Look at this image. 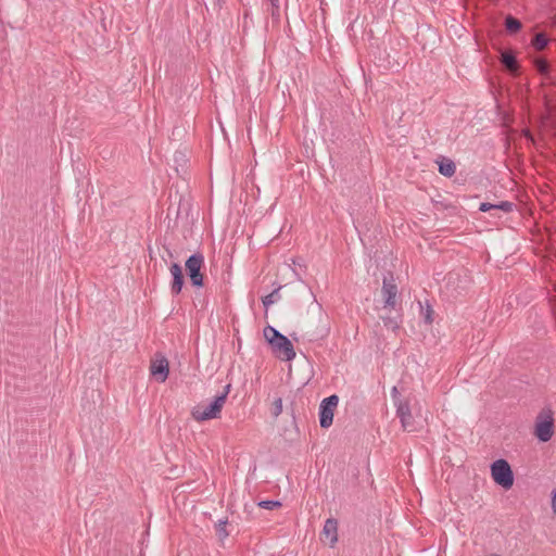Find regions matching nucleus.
I'll return each mask as SVG.
<instances>
[{
  "mask_svg": "<svg viewBox=\"0 0 556 556\" xmlns=\"http://www.w3.org/2000/svg\"><path fill=\"white\" fill-rule=\"evenodd\" d=\"M265 340L270 345L273 353L280 359L290 362L295 357V351L291 340L280 333L273 326L263 329Z\"/></svg>",
  "mask_w": 556,
  "mask_h": 556,
  "instance_id": "obj_1",
  "label": "nucleus"
},
{
  "mask_svg": "<svg viewBox=\"0 0 556 556\" xmlns=\"http://www.w3.org/2000/svg\"><path fill=\"white\" fill-rule=\"evenodd\" d=\"M231 384L228 383L224 387L220 394L216 395L208 405H197L191 410V416L197 421H204L217 418L226 403L227 396L230 392Z\"/></svg>",
  "mask_w": 556,
  "mask_h": 556,
  "instance_id": "obj_2",
  "label": "nucleus"
},
{
  "mask_svg": "<svg viewBox=\"0 0 556 556\" xmlns=\"http://www.w3.org/2000/svg\"><path fill=\"white\" fill-rule=\"evenodd\" d=\"M554 434V413L551 407H544L535 418L534 435L541 442H548Z\"/></svg>",
  "mask_w": 556,
  "mask_h": 556,
  "instance_id": "obj_3",
  "label": "nucleus"
},
{
  "mask_svg": "<svg viewBox=\"0 0 556 556\" xmlns=\"http://www.w3.org/2000/svg\"><path fill=\"white\" fill-rule=\"evenodd\" d=\"M491 476L494 482L505 490L514 484V472L506 459H497L491 465Z\"/></svg>",
  "mask_w": 556,
  "mask_h": 556,
  "instance_id": "obj_4",
  "label": "nucleus"
},
{
  "mask_svg": "<svg viewBox=\"0 0 556 556\" xmlns=\"http://www.w3.org/2000/svg\"><path fill=\"white\" fill-rule=\"evenodd\" d=\"M203 266L204 256L200 252L190 255L185 263L187 275L190 278L191 285L195 288H201L204 286V277L201 273Z\"/></svg>",
  "mask_w": 556,
  "mask_h": 556,
  "instance_id": "obj_5",
  "label": "nucleus"
},
{
  "mask_svg": "<svg viewBox=\"0 0 556 556\" xmlns=\"http://www.w3.org/2000/svg\"><path fill=\"white\" fill-rule=\"evenodd\" d=\"M339 403V396L332 394L324 399L319 405V425L321 428H329L333 421V412Z\"/></svg>",
  "mask_w": 556,
  "mask_h": 556,
  "instance_id": "obj_6",
  "label": "nucleus"
},
{
  "mask_svg": "<svg viewBox=\"0 0 556 556\" xmlns=\"http://www.w3.org/2000/svg\"><path fill=\"white\" fill-rule=\"evenodd\" d=\"M317 308L319 311V324L316 327L312 325H306L303 333V338L309 342H315L324 339L329 333V327L326 319H323V315L320 313V307L317 304Z\"/></svg>",
  "mask_w": 556,
  "mask_h": 556,
  "instance_id": "obj_7",
  "label": "nucleus"
},
{
  "mask_svg": "<svg viewBox=\"0 0 556 556\" xmlns=\"http://www.w3.org/2000/svg\"><path fill=\"white\" fill-rule=\"evenodd\" d=\"M396 416L400 418L402 428L405 431L412 432L417 430L408 401L396 403Z\"/></svg>",
  "mask_w": 556,
  "mask_h": 556,
  "instance_id": "obj_8",
  "label": "nucleus"
},
{
  "mask_svg": "<svg viewBox=\"0 0 556 556\" xmlns=\"http://www.w3.org/2000/svg\"><path fill=\"white\" fill-rule=\"evenodd\" d=\"M382 295L384 298V307L394 308L396 305L397 287L394 283L393 275L389 273V277L383 278Z\"/></svg>",
  "mask_w": 556,
  "mask_h": 556,
  "instance_id": "obj_9",
  "label": "nucleus"
},
{
  "mask_svg": "<svg viewBox=\"0 0 556 556\" xmlns=\"http://www.w3.org/2000/svg\"><path fill=\"white\" fill-rule=\"evenodd\" d=\"M151 375L160 382H164L168 377V361L161 356L152 361L150 366Z\"/></svg>",
  "mask_w": 556,
  "mask_h": 556,
  "instance_id": "obj_10",
  "label": "nucleus"
},
{
  "mask_svg": "<svg viewBox=\"0 0 556 556\" xmlns=\"http://www.w3.org/2000/svg\"><path fill=\"white\" fill-rule=\"evenodd\" d=\"M169 271L173 276V281L170 283V292L172 294L177 295L181 292L185 283L182 268L178 263H173L169 267Z\"/></svg>",
  "mask_w": 556,
  "mask_h": 556,
  "instance_id": "obj_11",
  "label": "nucleus"
},
{
  "mask_svg": "<svg viewBox=\"0 0 556 556\" xmlns=\"http://www.w3.org/2000/svg\"><path fill=\"white\" fill-rule=\"evenodd\" d=\"M323 535L329 541L330 546L338 542V521L334 518H329L325 521L323 528Z\"/></svg>",
  "mask_w": 556,
  "mask_h": 556,
  "instance_id": "obj_12",
  "label": "nucleus"
},
{
  "mask_svg": "<svg viewBox=\"0 0 556 556\" xmlns=\"http://www.w3.org/2000/svg\"><path fill=\"white\" fill-rule=\"evenodd\" d=\"M439 165V173L445 177H452L455 174L456 166L455 163L447 159V157H441L440 161H438Z\"/></svg>",
  "mask_w": 556,
  "mask_h": 556,
  "instance_id": "obj_13",
  "label": "nucleus"
},
{
  "mask_svg": "<svg viewBox=\"0 0 556 556\" xmlns=\"http://www.w3.org/2000/svg\"><path fill=\"white\" fill-rule=\"evenodd\" d=\"M501 62L508 71L513 73H515L518 70L517 59L511 51H503Z\"/></svg>",
  "mask_w": 556,
  "mask_h": 556,
  "instance_id": "obj_14",
  "label": "nucleus"
},
{
  "mask_svg": "<svg viewBox=\"0 0 556 556\" xmlns=\"http://www.w3.org/2000/svg\"><path fill=\"white\" fill-rule=\"evenodd\" d=\"M522 27L521 22L514 17L513 15L508 14L505 17V28L509 34H516L518 33Z\"/></svg>",
  "mask_w": 556,
  "mask_h": 556,
  "instance_id": "obj_15",
  "label": "nucleus"
},
{
  "mask_svg": "<svg viewBox=\"0 0 556 556\" xmlns=\"http://www.w3.org/2000/svg\"><path fill=\"white\" fill-rule=\"evenodd\" d=\"M549 39L544 33H536L532 39V46L535 50L542 51L544 50L548 45Z\"/></svg>",
  "mask_w": 556,
  "mask_h": 556,
  "instance_id": "obj_16",
  "label": "nucleus"
},
{
  "mask_svg": "<svg viewBox=\"0 0 556 556\" xmlns=\"http://www.w3.org/2000/svg\"><path fill=\"white\" fill-rule=\"evenodd\" d=\"M282 287L279 286L278 288H276L271 293L265 295L264 298H262V303L264 305V307L267 309L269 305H271L273 303H275L277 300L280 299V295H279V290L281 289Z\"/></svg>",
  "mask_w": 556,
  "mask_h": 556,
  "instance_id": "obj_17",
  "label": "nucleus"
},
{
  "mask_svg": "<svg viewBox=\"0 0 556 556\" xmlns=\"http://www.w3.org/2000/svg\"><path fill=\"white\" fill-rule=\"evenodd\" d=\"M534 66L538 73H540L541 75H547L549 73V64L543 58H536L534 60Z\"/></svg>",
  "mask_w": 556,
  "mask_h": 556,
  "instance_id": "obj_18",
  "label": "nucleus"
},
{
  "mask_svg": "<svg viewBox=\"0 0 556 556\" xmlns=\"http://www.w3.org/2000/svg\"><path fill=\"white\" fill-rule=\"evenodd\" d=\"M227 522V519L219 520V522L216 526V534L220 541H224L229 535V533L226 530Z\"/></svg>",
  "mask_w": 556,
  "mask_h": 556,
  "instance_id": "obj_19",
  "label": "nucleus"
},
{
  "mask_svg": "<svg viewBox=\"0 0 556 556\" xmlns=\"http://www.w3.org/2000/svg\"><path fill=\"white\" fill-rule=\"evenodd\" d=\"M281 502L279 501H275V500H265V501H261L258 503V506L261 508H264V509H269V510H273L275 508H279L281 507Z\"/></svg>",
  "mask_w": 556,
  "mask_h": 556,
  "instance_id": "obj_20",
  "label": "nucleus"
},
{
  "mask_svg": "<svg viewBox=\"0 0 556 556\" xmlns=\"http://www.w3.org/2000/svg\"><path fill=\"white\" fill-rule=\"evenodd\" d=\"M282 413V399L278 397L273 402L271 415L277 418Z\"/></svg>",
  "mask_w": 556,
  "mask_h": 556,
  "instance_id": "obj_21",
  "label": "nucleus"
},
{
  "mask_svg": "<svg viewBox=\"0 0 556 556\" xmlns=\"http://www.w3.org/2000/svg\"><path fill=\"white\" fill-rule=\"evenodd\" d=\"M515 204L509 201H502L498 204H495L494 210H501L503 212L509 213L513 211Z\"/></svg>",
  "mask_w": 556,
  "mask_h": 556,
  "instance_id": "obj_22",
  "label": "nucleus"
},
{
  "mask_svg": "<svg viewBox=\"0 0 556 556\" xmlns=\"http://www.w3.org/2000/svg\"><path fill=\"white\" fill-rule=\"evenodd\" d=\"M382 320H383V325L388 329L395 330L399 328V321L392 317H383Z\"/></svg>",
  "mask_w": 556,
  "mask_h": 556,
  "instance_id": "obj_23",
  "label": "nucleus"
},
{
  "mask_svg": "<svg viewBox=\"0 0 556 556\" xmlns=\"http://www.w3.org/2000/svg\"><path fill=\"white\" fill-rule=\"evenodd\" d=\"M391 396L393 399L394 405L396 406V403L399 402H407L406 400H403L400 395V392L397 390V387H393L391 390Z\"/></svg>",
  "mask_w": 556,
  "mask_h": 556,
  "instance_id": "obj_24",
  "label": "nucleus"
},
{
  "mask_svg": "<svg viewBox=\"0 0 556 556\" xmlns=\"http://www.w3.org/2000/svg\"><path fill=\"white\" fill-rule=\"evenodd\" d=\"M495 204L483 202L480 204L479 210L481 212H488L490 210H494Z\"/></svg>",
  "mask_w": 556,
  "mask_h": 556,
  "instance_id": "obj_25",
  "label": "nucleus"
},
{
  "mask_svg": "<svg viewBox=\"0 0 556 556\" xmlns=\"http://www.w3.org/2000/svg\"><path fill=\"white\" fill-rule=\"evenodd\" d=\"M279 1L280 0H269L271 7H273V12L271 14L275 15V10L278 11L279 10Z\"/></svg>",
  "mask_w": 556,
  "mask_h": 556,
  "instance_id": "obj_26",
  "label": "nucleus"
},
{
  "mask_svg": "<svg viewBox=\"0 0 556 556\" xmlns=\"http://www.w3.org/2000/svg\"><path fill=\"white\" fill-rule=\"evenodd\" d=\"M431 313H432L431 308L428 307L426 316H425V319H426L427 324H431L432 323Z\"/></svg>",
  "mask_w": 556,
  "mask_h": 556,
  "instance_id": "obj_27",
  "label": "nucleus"
},
{
  "mask_svg": "<svg viewBox=\"0 0 556 556\" xmlns=\"http://www.w3.org/2000/svg\"><path fill=\"white\" fill-rule=\"evenodd\" d=\"M178 203H179V206H181V205H184V204L188 205V203H187V202H185V200L182 199V197H179V202H178ZM175 213H176V216L178 217V215H179V213H180V207H178V208L175 211Z\"/></svg>",
  "mask_w": 556,
  "mask_h": 556,
  "instance_id": "obj_28",
  "label": "nucleus"
},
{
  "mask_svg": "<svg viewBox=\"0 0 556 556\" xmlns=\"http://www.w3.org/2000/svg\"><path fill=\"white\" fill-rule=\"evenodd\" d=\"M552 509H553L554 514H556V490L553 492Z\"/></svg>",
  "mask_w": 556,
  "mask_h": 556,
  "instance_id": "obj_29",
  "label": "nucleus"
},
{
  "mask_svg": "<svg viewBox=\"0 0 556 556\" xmlns=\"http://www.w3.org/2000/svg\"><path fill=\"white\" fill-rule=\"evenodd\" d=\"M303 291H305L306 293H308V294H309V296L313 299V301H314V302H316V299H315V296H314L313 292H312V291H311V289H309V288H307L305 285L303 286Z\"/></svg>",
  "mask_w": 556,
  "mask_h": 556,
  "instance_id": "obj_30",
  "label": "nucleus"
},
{
  "mask_svg": "<svg viewBox=\"0 0 556 556\" xmlns=\"http://www.w3.org/2000/svg\"><path fill=\"white\" fill-rule=\"evenodd\" d=\"M291 337H292V339H293L294 341H299V338L296 337V334H295V333H292V334H291Z\"/></svg>",
  "mask_w": 556,
  "mask_h": 556,
  "instance_id": "obj_31",
  "label": "nucleus"
},
{
  "mask_svg": "<svg viewBox=\"0 0 556 556\" xmlns=\"http://www.w3.org/2000/svg\"><path fill=\"white\" fill-rule=\"evenodd\" d=\"M172 211H173V205L170 204V205H169V207H168V210H167L168 215L172 213Z\"/></svg>",
  "mask_w": 556,
  "mask_h": 556,
  "instance_id": "obj_32",
  "label": "nucleus"
},
{
  "mask_svg": "<svg viewBox=\"0 0 556 556\" xmlns=\"http://www.w3.org/2000/svg\"><path fill=\"white\" fill-rule=\"evenodd\" d=\"M294 273H295L298 279L301 280L300 274H298L296 271H294Z\"/></svg>",
  "mask_w": 556,
  "mask_h": 556,
  "instance_id": "obj_33",
  "label": "nucleus"
}]
</instances>
